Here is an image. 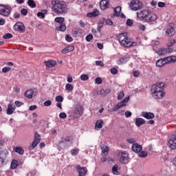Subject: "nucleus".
Wrapping results in <instances>:
<instances>
[{
  "label": "nucleus",
  "mask_w": 176,
  "mask_h": 176,
  "mask_svg": "<svg viewBox=\"0 0 176 176\" xmlns=\"http://www.w3.org/2000/svg\"><path fill=\"white\" fill-rule=\"evenodd\" d=\"M52 5V10L56 14H67L68 13V5L65 1L60 0H52L51 2Z\"/></svg>",
  "instance_id": "f257e3e1"
},
{
  "label": "nucleus",
  "mask_w": 176,
  "mask_h": 176,
  "mask_svg": "<svg viewBox=\"0 0 176 176\" xmlns=\"http://www.w3.org/2000/svg\"><path fill=\"white\" fill-rule=\"evenodd\" d=\"M164 87H166V84L164 82H157L153 85L151 88V94L153 98L155 100H162L164 95Z\"/></svg>",
  "instance_id": "f03ea898"
},
{
  "label": "nucleus",
  "mask_w": 176,
  "mask_h": 176,
  "mask_svg": "<svg viewBox=\"0 0 176 176\" xmlns=\"http://www.w3.org/2000/svg\"><path fill=\"white\" fill-rule=\"evenodd\" d=\"M138 19L143 20L146 23H152V21H156L157 20V16L149 10H144L137 12Z\"/></svg>",
  "instance_id": "7ed1b4c3"
},
{
  "label": "nucleus",
  "mask_w": 176,
  "mask_h": 176,
  "mask_svg": "<svg viewBox=\"0 0 176 176\" xmlns=\"http://www.w3.org/2000/svg\"><path fill=\"white\" fill-rule=\"evenodd\" d=\"M118 42L120 43L121 46L124 47H131V46H137V43L132 42L129 37H127V33L124 32L120 34L117 36Z\"/></svg>",
  "instance_id": "20e7f679"
},
{
  "label": "nucleus",
  "mask_w": 176,
  "mask_h": 176,
  "mask_svg": "<svg viewBox=\"0 0 176 176\" xmlns=\"http://www.w3.org/2000/svg\"><path fill=\"white\" fill-rule=\"evenodd\" d=\"M84 108L82 107V104H77L74 105L72 108L71 111V116H72L74 119H78V118H80L82 115H83V111Z\"/></svg>",
  "instance_id": "39448f33"
},
{
  "label": "nucleus",
  "mask_w": 176,
  "mask_h": 176,
  "mask_svg": "<svg viewBox=\"0 0 176 176\" xmlns=\"http://www.w3.org/2000/svg\"><path fill=\"white\" fill-rule=\"evenodd\" d=\"M12 6L10 5L0 4V15L3 17H9L12 13Z\"/></svg>",
  "instance_id": "423d86ee"
},
{
  "label": "nucleus",
  "mask_w": 176,
  "mask_h": 176,
  "mask_svg": "<svg viewBox=\"0 0 176 176\" xmlns=\"http://www.w3.org/2000/svg\"><path fill=\"white\" fill-rule=\"evenodd\" d=\"M130 100V96H128L123 99L122 101H120L118 102L114 107L110 109L109 110V112H116V111H118V109H120V108L123 107H126L127 102H129V100Z\"/></svg>",
  "instance_id": "0eeeda50"
},
{
  "label": "nucleus",
  "mask_w": 176,
  "mask_h": 176,
  "mask_svg": "<svg viewBox=\"0 0 176 176\" xmlns=\"http://www.w3.org/2000/svg\"><path fill=\"white\" fill-rule=\"evenodd\" d=\"M71 145H72V140L70 137L65 138L58 144V146L60 149H67V148H69Z\"/></svg>",
  "instance_id": "6e6552de"
},
{
  "label": "nucleus",
  "mask_w": 176,
  "mask_h": 176,
  "mask_svg": "<svg viewBox=\"0 0 176 176\" xmlns=\"http://www.w3.org/2000/svg\"><path fill=\"white\" fill-rule=\"evenodd\" d=\"M130 8L133 12L142 9V3L138 0H133L130 3Z\"/></svg>",
  "instance_id": "1a4fd4ad"
},
{
  "label": "nucleus",
  "mask_w": 176,
  "mask_h": 176,
  "mask_svg": "<svg viewBox=\"0 0 176 176\" xmlns=\"http://www.w3.org/2000/svg\"><path fill=\"white\" fill-rule=\"evenodd\" d=\"M120 162L122 164H127L129 163V153L127 151H122L120 153Z\"/></svg>",
  "instance_id": "9d476101"
},
{
  "label": "nucleus",
  "mask_w": 176,
  "mask_h": 176,
  "mask_svg": "<svg viewBox=\"0 0 176 176\" xmlns=\"http://www.w3.org/2000/svg\"><path fill=\"white\" fill-rule=\"evenodd\" d=\"M39 142H41V135H39V133H38V132H36L34 135V140L32 142V144L29 146V149L30 151H32L36 146V145L39 144Z\"/></svg>",
  "instance_id": "9b49d317"
},
{
  "label": "nucleus",
  "mask_w": 176,
  "mask_h": 176,
  "mask_svg": "<svg viewBox=\"0 0 176 176\" xmlns=\"http://www.w3.org/2000/svg\"><path fill=\"white\" fill-rule=\"evenodd\" d=\"M14 31H20V32H25V26L21 22H16L14 25Z\"/></svg>",
  "instance_id": "f8f14e48"
},
{
  "label": "nucleus",
  "mask_w": 176,
  "mask_h": 176,
  "mask_svg": "<svg viewBox=\"0 0 176 176\" xmlns=\"http://www.w3.org/2000/svg\"><path fill=\"white\" fill-rule=\"evenodd\" d=\"M76 170L78 173V176H86V174H87V168L86 167H80V166L78 165Z\"/></svg>",
  "instance_id": "ddd939ff"
},
{
  "label": "nucleus",
  "mask_w": 176,
  "mask_h": 176,
  "mask_svg": "<svg viewBox=\"0 0 176 176\" xmlns=\"http://www.w3.org/2000/svg\"><path fill=\"white\" fill-rule=\"evenodd\" d=\"M8 155H9V152L8 151V150H0V159H1L2 160L1 164H3L5 159H6Z\"/></svg>",
  "instance_id": "4468645a"
},
{
  "label": "nucleus",
  "mask_w": 176,
  "mask_h": 176,
  "mask_svg": "<svg viewBox=\"0 0 176 176\" xmlns=\"http://www.w3.org/2000/svg\"><path fill=\"white\" fill-rule=\"evenodd\" d=\"M100 9L102 10H105L109 8V0H102L100 2Z\"/></svg>",
  "instance_id": "2eb2a0df"
},
{
  "label": "nucleus",
  "mask_w": 176,
  "mask_h": 176,
  "mask_svg": "<svg viewBox=\"0 0 176 176\" xmlns=\"http://www.w3.org/2000/svg\"><path fill=\"white\" fill-rule=\"evenodd\" d=\"M132 151L135 153H140V152L142 151V146H141L138 143H135L132 144Z\"/></svg>",
  "instance_id": "dca6fc26"
},
{
  "label": "nucleus",
  "mask_w": 176,
  "mask_h": 176,
  "mask_svg": "<svg viewBox=\"0 0 176 176\" xmlns=\"http://www.w3.org/2000/svg\"><path fill=\"white\" fill-rule=\"evenodd\" d=\"M14 111H16V106H14L12 104H8V108L6 110V113L7 115H13L14 113Z\"/></svg>",
  "instance_id": "f3484780"
},
{
  "label": "nucleus",
  "mask_w": 176,
  "mask_h": 176,
  "mask_svg": "<svg viewBox=\"0 0 176 176\" xmlns=\"http://www.w3.org/2000/svg\"><path fill=\"white\" fill-rule=\"evenodd\" d=\"M142 116H143V118H145V119L149 120V119H153V118H155V114L151 112L143 111L142 112Z\"/></svg>",
  "instance_id": "a211bd4d"
},
{
  "label": "nucleus",
  "mask_w": 176,
  "mask_h": 176,
  "mask_svg": "<svg viewBox=\"0 0 176 176\" xmlns=\"http://www.w3.org/2000/svg\"><path fill=\"white\" fill-rule=\"evenodd\" d=\"M129 56H124L117 60V64L118 65H122V64H126V63H127V61H129Z\"/></svg>",
  "instance_id": "6ab92c4d"
},
{
  "label": "nucleus",
  "mask_w": 176,
  "mask_h": 176,
  "mask_svg": "<svg viewBox=\"0 0 176 176\" xmlns=\"http://www.w3.org/2000/svg\"><path fill=\"white\" fill-rule=\"evenodd\" d=\"M32 96H36L35 91H34L32 89H29L25 93V97L29 100L32 99Z\"/></svg>",
  "instance_id": "aec40b11"
},
{
  "label": "nucleus",
  "mask_w": 176,
  "mask_h": 176,
  "mask_svg": "<svg viewBox=\"0 0 176 176\" xmlns=\"http://www.w3.org/2000/svg\"><path fill=\"white\" fill-rule=\"evenodd\" d=\"M75 50V47L74 45H69L62 50L63 54H67Z\"/></svg>",
  "instance_id": "412c9836"
},
{
  "label": "nucleus",
  "mask_w": 176,
  "mask_h": 176,
  "mask_svg": "<svg viewBox=\"0 0 176 176\" xmlns=\"http://www.w3.org/2000/svg\"><path fill=\"white\" fill-rule=\"evenodd\" d=\"M156 67H163L164 65H167V63L166 61V58H162L157 60L156 62Z\"/></svg>",
  "instance_id": "4be33fe9"
},
{
  "label": "nucleus",
  "mask_w": 176,
  "mask_h": 176,
  "mask_svg": "<svg viewBox=\"0 0 176 176\" xmlns=\"http://www.w3.org/2000/svg\"><path fill=\"white\" fill-rule=\"evenodd\" d=\"M165 60L166 61V64H173L176 63V56H170L165 57Z\"/></svg>",
  "instance_id": "5701e85b"
},
{
  "label": "nucleus",
  "mask_w": 176,
  "mask_h": 176,
  "mask_svg": "<svg viewBox=\"0 0 176 176\" xmlns=\"http://www.w3.org/2000/svg\"><path fill=\"white\" fill-rule=\"evenodd\" d=\"M145 120L144 118H138L135 119V124L137 127H140L142 124H145Z\"/></svg>",
  "instance_id": "b1692460"
},
{
  "label": "nucleus",
  "mask_w": 176,
  "mask_h": 176,
  "mask_svg": "<svg viewBox=\"0 0 176 176\" xmlns=\"http://www.w3.org/2000/svg\"><path fill=\"white\" fill-rule=\"evenodd\" d=\"M100 14V11L98 10L95 9L92 12H88L87 14V17H97Z\"/></svg>",
  "instance_id": "393cba45"
},
{
  "label": "nucleus",
  "mask_w": 176,
  "mask_h": 176,
  "mask_svg": "<svg viewBox=\"0 0 176 176\" xmlns=\"http://www.w3.org/2000/svg\"><path fill=\"white\" fill-rule=\"evenodd\" d=\"M57 63L55 60H49L47 61H45V65L48 68H52V67H54L56 65Z\"/></svg>",
  "instance_id": "a878e982"
},
{
  "label": "nucleus",
  "mask_w": 176,
  "mask_h": 176,
  "mask_svg": "<svg viewBox=\"0 0 176 176\" xmlns=\"http://www.w3.org/2000/svg\"><path fill=\"white\" fill-rule=\"evenodd\" d=\"M155 52L158 56H164V54H167V48H160Z\"/></svg>",
  "instance_id": "bb28decb"
},
{
  "label": "nucleus",
  "mask_w": 176,
  "mask_h": 176,
  "mask_svg": "<svg viewBox=\"0 0 176 176\" xmlns=\"http://www.w3.org/2000/svg\"><path fill=\"white\" fill-rule=\"evenodd\" d=\"M101 151L102 154L104 156H107V155H108V153L109 152V148H108V146H105L103 144L101 146Z\"/></svg>",
  "instance_id": "cd10ccee"
},
{
  "label": "nucleus",
  "mask_w": 176,
  "mask_h": 176,
  "mask_svg": "<svg viewBox=\"0 0 176 176\" xmlns=\"http://www.w3.org/2000/svg\"><path fill=\"white\" fill-rule=\"evenodd\" d=\"M19 167V162L16 160H14L11 162L10 168L12 170H16Z\"/></svg>",
  "instance_id": "c85d7f7f"
},
{
  "label": "nucleus",
  "mask_w": 176,
  "mask_h": 176,
  "mask_svg": "<svg viewBox=\"0 0 176 176\" xmlns=\"http://www.w3.org/2000/svg\"><path fill=\"white\" fill-rule=\"evenodd\" d=\"M67 30V25H65V23H60V26L56 28V31H62L64 32Z\"/></svg>",
  "instance_id": "c756f323"
},
{
  "label": "nucleus",
  "mask_w": 176,
  "mask_h": 176,
  "mask_svg": "<svg viewBox=\"0 0 176 176\" xmlns=\"http://www.w3.org/2000/svg\"><path fill=\"white\" fill-rule=\"evenodd\" d=\"M102 124H104V121L102 120H98L96 122L95 127L96 129H102Z\"/></svg>",
  "instance_id": "7c9ffc66"
},
{
  "label": "nucleus",
  "mask_w": 176,
  "mask_h": 176,
  "mask_svg": "<svg viewBox=\"0 0 176 176\" xmlns=\"http://www.w3.org/2000/svg\"><path fill=\"white\" fill-rule=\"evenodd\" d=\"M14 151L19 155H24V149L23 148V147H15L14 148Z\"/></svg>",
  "instance_id": "2f4dec72"
},
{
  "label": "nucleus",
  "mask_w": 176,
  "mask_h": 176,
  "mask_svg": "<svg viewBox=\"0 0 176 176\" xmlns=\"http://www.w3.org/2000/svg\"><path fill=\"white\" fill-rule=\"evenodd\" d=\"M72 34L73 35H75V36H76V35H79L82 34V29H79V28H74L72 30Z\"/></svg>",
  "instance_id": "473e14b6"
},
{
  "label": "nucleus",
  "mask_w": 176,
  "mask_h": 176,
  "mask_svg": "<svg viewBox=\"0 0 176 176\" xmlns=\"http://www.w3.org/2000/svg\"><path fill=\"white\" fill-rule=\"evenodd\" d=\"M28 5L32 9L36 8V3H35V1L34 0H28Z\"/></svg>",
  "instance_id": "72a5a7b5"
},
{
  "label": "nucleus",
  "mask_w": 176,
  "mask_h": 176,
  "mask_svg": "<svg viewBox=\"0 0 176 176\" xmlns=\"http://www.w3.org/2000/svg\"><path fill=\"white\" fill-rule=\"evenodd\" d=\"M46 13H47V10H46L38 12L37 13V17H40L41 19H45V14H46Z\"/></svg>",
  "instance_id": "f704fd0d"
},
{
  "label": "nucleus",
  "mask_w": 176,
  "mask_h": 176,
  "mask_svg": "<svg viewBox=\"0 0 176 176\" xmlns=\"http://www.w3.org/2000/svg\"><path fill=\"white\" fill-rule=\"evenodd\" d=\"M166 34L168 36H173V35L174 34V28H168L166 31Z\"/></svg>",
  "instance_id": "c9c22d12"
},
{
  "label": "nucleus",
  "mask_w": 176,
  "mask_h": 176,
  "mask_svg": "<svg viewBox=\"0 0 176 176\" xmlns=\"http://www.w3.org/2000/svg\"><path fill=\"white\" fill-rule=\"evenodd\" d=\"M64 20V17H56L55 18L54 21L56 23H58L59 24H63Z\"/></svg>",
  "instance_id": "e433bc0d"
},
{
  "label": "nucleus",
  "mask_w": 176,
  "mask_h": 176,
  "mask_svg": "<svg viewBox=\"0 0 176 176\" xmlns=\"http://www.w3.org/2000/svg\"><path fill=\"white\" fill-rule=\"evenodd\" d=\"M112 173L114 175H119V172L118 171V165H114L112 168Z\"/></svg>",
  "instance_id": "4c0bfd02"
},
{
  "label": "nucleus",
  "mask_w": 176,
  "mask_h": 176,
  "mask_svg": "<svg viewBox=\"0 0 176 176\" xmlns=\"http://www.w3.org/2000/svg\"><path fill=\"white\" fill-rule=\"evenodd\" d=\"M65 89L67 91H72L74 90V86H72V85L68 83V84H66Z\"/></svg>",
  "instance_id": "58836bf2"
},
{
  "label": "nucleus",
  "mask_w": 176,
  "mask_h": 176,
  "mask_svg": "<svg viewBox=\"0 0 176 176\" xmlns=\"http://www.w3.org/2000/svg\"><path fill=\"white\" fill-rule=\"evenodd\" d=\"M120 12H122V8L120 6H118L114 8L115 16H117L118 14H119V13H120Z\"/></svg>",
  "instance_id": "ea45409f"
},
{
  "label": "nucleus",
  "mask_w": 176,
  "mask_h": 176,
  "mask_svg": "<svg viewBox=\"0 0 176 176\" xmlns=\"http://www.w3.org/2000/svg\"><path fill=\"white\" fill-rule=\"evenodd\" d=\"M176 44V40L175 39H171L170 42H168L166 45L167 47H172L173 45Z\"/></svg>",
  "instance_id": "a19ab883"
},
{
  "label": "nucleus",
  "mask_w": 176,
  "mask_h": 176,
  "mask_svg": "<svg viewBox=\"0 0 176 176\" xmlns=\"http://www.w3.org/2000/svg\"><path fill=\"white\" fill-rule=\"evenodd\" d=\"M70 153H71V155H72V156H76V155H78L79 153V149L74 148V149L71 150Z\"/></svg>",
  "instance_id": "79ce46f5"
},
{
  "label": "nucleus",
  "mask_w": 176,
  "mask_h": 176,
  "mask_svg": "<svg viewBox=\"0 0 176 176\" xmlns=\"http://www.w3.org/2000/svg\"><path fill=\"white\" fill-rule=\"evenodd\" d=\"M123 97H124V91H121L118 95L117 100H120L123 98Z\"/></svg>",
  "instance_id": "37998d69"
},
{
  "label": "nucleus",
  "mask_w": 176,
  "mask_h": 176,
  "mask_svg": "<svg viewBox=\"0 0 176 176\" xmlns=\"http://www.w3.org/2000/svg\"><path fill=\"white\" fill-rule=\"evenodd\" d=\"M3 39H10L11 38H13V34L10 33H7L3 36Z\"/></svg>",
  "instance_id": "c03bdc74"
},
{
  "label": "nucleus",
  "mask_w": 176,
  "mask_h": 176,
  "mask_svg": "<svg viewBox=\"0 0 176 176\" xmlns=\"http://www.w3.org/2000/svg\"><path fill=\"white\" fill-rule=\"evenodd\" d=\"M101 94H102V93H104V96H107V94H109V93H111V89H102L100 90Z\"/></svg>",
  "instance_id": "a18cd8bd"
},
{
  "label": "nucleus",
  "mask_w": 176,
  "mask_h": 176,
  "mask_svg": "<svg viewBox=\"0 0 176 176\" xmlns=\"http://www.w3.org/2000/svg\"><path fill=\"white\" fill-rule=\"evenodd\" d=\"M12 69V67H4L2 69V72L3 74H6V72H9V71H10Z\"/></svg>",
  "instance_id": "49530a36"
},
{
  "label": "nucleus",
  "mask_w": 176,
  "mask_h": 176,
  "mask_svg": "<svg viewBox=\"0 0 176 176\" xmlns=\"http://www.w3.org/2000/svg\"><path fill=\"white\" fill-rule=\"evenodd\" d=\"M55 100L57 102H63V101H64V98L61 96H58L56 97Z\"/></svg>",
  "instance_id": "de8ad7c7"
},
{
  "label": "nucleus",
  "mask_w": 176,
  "mask_h": 176,
  "mask_svg": "<svg viewBox=\"0 0 176 176\" xmlns=\"http://www.w3.org/2000/svg\"><path fill=\"white\" fill-rule=\"evenodd\" d=\"M80 79L81 80L84 81L89 80V76H87V74H82L80 76Z\"/></svg>",
  "instance_id": "09e8293b"
},
{
  "label": "nucleus",
  "mask_w": 176,
  "mask_h": 176,
  "mask_svg": "<svg viewBox=\"0 0 176 176\" xmlns=\"http://www.w3.org/2000/svg\"><path fill=\"white\" fill-rule=\"evenodd\" d=\"M148 156V153L146 151H142L139 153V157H146Z\"/></svg>",
  "instance_id": "8fccbe9b"
},
{
  "label": "nucleus",
  "mask_w": 176,
  "mask_h": 176,
  "mask_svg": "<svg viewBox=\"0 0 176 176\" xmlns=\"http://www.w3.org/2000/svg\"><path fill=\"white\" fill-rule=\"evenodd\" d=\"M95 82L96 85H101V83H102V78L100 77H97L95 80Z\"/></svg>",
  "instance_id": "3c124183"
},
{
  "label": "nucleus",
  "mask_w": 176,
  "mask_h": 176,
  "mask_svg": "<svg viewBox=\"0 0 176 176\" xmlns=\"http://www.w3.org/2000/svg\"><path fill=\"white\" fill-rule=\"evenodd\" d=\"M65 40L67 42H72L74 38H72V36H69V34H67L65 36Z\"/></svg>",
  "instance_id": "603ef678"
},
{
  "label": "nucleus",
  "mask_w": 176,
  "mask_h": 176,
  "mask_svg": "<svg viewBox=\"0 0 176 176\" xmlns=\"http://www.w3.org/2000/svg\"><path fill=\"white\" fill-rule=\"evenodd\" d=\"M21 14H23V16H27V14H28V10H27V9L25 8H23L21 10Z\"/></svg>",
  "instance_id": "864d4df0"
},
{
  "label": "nucleus",
  "mask_w": 176,
  "mask_h": 176,
  "mask_svg": "<svg viewBox=\"0 0 176 176\" xmlns=\"http://www.w3.org/2000/svg\"><path fill=\"white\" fill-rule=\"evenodd\" d=\"M91 39H93V34H88L85 37V40L87 41V42H90V41H91Z\"/></svg>",
  "instance_id": "5fc2aeb1"
},
{
  "label": "nucleus",
  "mask_w": 176,
  "mask_h": 176,
  "mask_svg": "<svg viewBox=\"0 0 176 176\" xmlns=\"http://www.w3.org/2000/svg\"><path fill=\"white\" fill-rule=\"evenodd\" d=\"M60 119H65L67 118V113L65 112H62L59 114Z\"/></svg>",
  "instance_id": "6e6d98bb"
},
{
  "label": "nucleus",
  "mask_w": 176,
  "mask_h": 176,
  "mask_svg": "<svg viewBox=\"0 0 176 176\" xmlns=\"http://www.w3.org/2000/svg\"><path fill=\"white\" fill-rule=\"evenodd\" d=\"M96 65H98L99 67H104V62L102 60H96Z\"/></svg>",
  "instance_id": "4d7b16f0"
},
{
  "label": "nucleus",
  "mask_w": 176,
  "mask_h": 176,
  "mask_svg": "<svg viewBox=\"0 0 176 176\" xmlns=\"http://www.w3.org/2000/svg\"><path fill=\"white\" fill-rule=\"evenodd\" d=\"M126 25H128V27H131L133 25V21H131V19H128L126 20Z\"/></svg>",
  "instance_id": "13d9d810"
},
{
  "label": "nucleus",
  "mask_w": 176,
  "mask_h": 176,
  "mask_svg": "<svg viewBox=\"0 0 176 176\" xmlns=\"http://www.w3.org/2000/svg\"><path fill=\"white\" fill-rule=\"evenodd\" d=\"M111 74H112L113 75H117L118 69L115 67L111 68Z\"/></svg>",
  "instance_id": "bf43d9fd"
},
{
  "label": "nucleus",
  "mask_w": 176,
  "mask_h": 176,
  "mask_svg": "<svg viewBox=\"0 0 176 176\" xmlns=\"http://www.w3.org/2000/svg\"><path fill=\"white\" fill-rule=\"evenodd\" d=\"M14 104L16 105V107H21V105H24V103L20 101H15Z\"/></svg>",
  "instance_id": "052dcab7"
},
{
  "label": "nucleus",
  "mask_w": 176,
  "mask_h": 176,
  "mask_svg": "<svg viewBox=\"0 0 176 176\" xmlns=\"http://www.w3.org/2000/svg\"><path fill=\"white\" fill-rule=\"evenodd\" d=\"M67 80L68 83H72V82L74 80V79L72 78V76L70 75V74L67 75Z\"/></svg>",
  "instance_id": "680f3d73"
},
{
  "label": "nucleus",
  "mask_w": 176,
  "mask_h": 176,
  "mask_svg": "<svg viewBox=\"0 0 176 176\" xmlns=\"http://www.w3.org/2000/svg\"><path fill=\"white\" fill-rule=\"evenodd\" d=\"M126 141H127V142L129 143V144H135V143H134V142H135V139H134V138H129V139H127L126 140Z\"/></svg>",
  "instance_id": "e2e57ef3"
},
{
  "label": "nucleus",
  "mask_w": 176,
  "mask_h": 176,
  "mask_svg": "<svg viewBox=\"0 0 176 176\" xmlns=\"http://www.w3.org/2000/svg\"><path fill=\"white\" fill-rule=\"evenodd\" d=\"M52 105V101L51 100H46L44 102V106L45 107H50Z\"/></svg>",
  "instance_id": "0e129e2a"
},
{
  "label": "nucleus",
  "mask_w": 176,
  "mask_h": 176,
  "mask_svg": "<svg viewBox=\"0 0 176 176\" xmlns=\"http://www.w3.org/2000/svg\"><path fill=\"white\" fill-rule=\"evenodd\" d=\"M166 6V3L160 1L158 2V8H164Z\"/></svg>",
  "instance_id": "69168bd1"
},
{
  "label": "nucleus",
  "mask_w": 176,
  "mask_h": 176,
  "mask_svg": "<svg viewBox=\"0 0 176 176\" xmlns=\"http://www.w3.org/2000/svg\"><path fill=\"white\" fill-rule=\"evenodd\" d=\"M36 108H38V106L36 105H31L30 107H29V111H35V109H36Z\"/></svg>",
  "instance_id": "338daca9"
},
{
  "label": "nucleus",
  "mask_w": 176,
  "mask_h": 176,
  "mask_svg": "<svg viewBox=\"0 0 176 176\" xmlns=\"http://www.w3.org/2000/svg\"><path fill=\"white\" fill-rule=\"evenodd\" d=\"M131 115H133V113L130 111H127L125 112L126 118H130L131 116Z\"/></svg>",
  "instance_id": "774afa93"
}]
</instances>
